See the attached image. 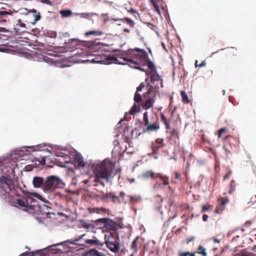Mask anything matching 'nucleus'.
Returning a JSON list of instances; mask_svg holds the SVG:
<instances>
[{"label":"nucleus","instance_id":"1","mask_svg":"<svg viewBox=\"0 0 256 256\" xmlns=\"http://www.w3.org/2000/svg\"><path fill=\"white\" fill-rule=\"evenodd\" d=\"M112 162L106 160L93 166V172L95 175L94 186H98V183L104 186V180L108 181L112 174L113 168Z\"/></svg>","mask_w":256,"mask_h":256},{"label":"nucleus","instance_id":"2","mask_svg":"<svg viewBox=\"0 0 256 256\" xmlns=\"http://www.w3.org/2000/svg\"><path fill=\"white\" fill-rule=\"evenodd\" d=\"M94 222L96 224H100V228L102 229V232H110V235H105L104 239L106 238H110L112 236V232H116L120 228L119 224L108 218H100L96 220Z\"/></svg>","mask_w":256,"mask_h":256},{"label":"nucleus","instance_id":"3","mask_svg":"<svg viewBox=\"0 0 256 256\" xmlns=\"http://www.w3.org/2000/svg\"><path fill=\"white\" fill-rule=\"evenodd\" d=\"M10 192L16 194L13 180L8 174L1 176L0 178V194L4 196L6 198L10 196Z\"/></svg>","mask_w":256,"mask_h":256},{"label":"nucleus","instance_id":"4","mask_svg":"<svg viewBox=\"0 0 256 256\" xmlns=\"http://www.w3.org/2000/svg\"><path fill=\"white\" fill-rule=\"evenodd\" d=\"M159 88L158 86H150L148 91L144 94V98L145 99L142 104V108L147 110L152 106L154 102L157 94L159 92Z\"/></svg>","mask_w":256,"mask_h":256},{"label":"nucleus","instance_id":"5","mask_svg":"<svg viewBox=\"0 0 256 256\" xmlns=\"http://www.w3.org/2000/svg\"><path fill=\"white\" fill-rule=\"evenodd\" d=\"M61 184L62 180L58 176H48L45 178L43 191L48 194L52 192H54L56 188L60 187Z\"/></svg>","mask_w":256,"mask_h":256},{"label":"nucleus","instance_id":"6","mask_svg":"<svg viewBox=\"0 0 256 256\" xmlns=\"http://www.w3.org/2000/svg\"><path fill=\"white\" fill-rule=\"evenodd\" d=\"M35 195H38V194L36 193H29L27 198L25 200L16 199L13 202L14 206L24 211L33 210L34 206L32 204V202H34V198H32V196Z\"/></svg>","mask_w":256,"mask_h":256},{"label":"nucleus","instance_id":"7","mask_svg":"<svg viewBox=\"0 0 256 256\" xmlns=\"http://www.w3.org/2000/svg\"><path fill=\"white\" fill-rule=\"evenodd\" d=\"M142 178L144 180L150 178L154 180L158 178L162 181L164 186H167L169 184L168 178L166 176H163L160 173L156 172L152 170H146L144 172L142 175Z\"/></svg>","mask_w":256,"mask_h":256},{"label":"nucleus","instance_id":"8","mask_svg":"<svg viewBox=\"0 0 256 256\" xmlns=\"http://www.w3.org/2000/svg\"><path fill=\"white\" fill-rule=\"evenodd\" d=\"M129 54L134 56L142 60L148 59V57L146 51L140 48H135L134 49H129L128 50Z\"/></svg>","mask_w":256,"mask_h":256},{"label":"nucleus","instance_id":"9","mask_svg":"<svg viewBox=\"0 0 256 256\" xmlns=\"http://www.w3.org/2000/svg\"><path fill=\"white\" fill-rule=\"evenodd\" d=\"M110 238H106L105 242L106 247L112 252L117 253L120 250V238L118 236L114 242L109 240Z\"/></svg>","mask_w":256,"mask_h":256},{"label":"nucleus","instance_id":"10","mask_svg":"<svg viewBox=\"0 0 256 256\" xmlns=\"http://www.w3.org/2000/svg\"><path fill=\"white\" fill-rule=\"evenodd\" d=\"M24 12H22V14H29L30 16L34 18V21L31 22V23L33 24H34L36 22L40 20L41 16L40 12H38L34 9L31 10L30 11H28L27 9H25L24 10Z\"/></svg>","mask_w":256,"mask_h":256},{"label":"nucleus","instance_id":"11","mask_svg":"<svg viewBox=\"0 0 256 256\" xmlns=\"http://www.w3.org/2000/svg\"><path fill=\"white\" fill-rule=\"evenodd\" d=\"M74 164L76 168H84L85 166V163L83 158L80 154H76L74 156Z\"/></svg>","mask_w":256,"mask_h":256},{"label":"nucleus","instance_id":"12","mask_svg":"<svg viewBox=\"0 0 256 256\" xmlns=\"http://www.w3.org/2000/svg\"><path fill=\"white\" fill-rule=\"evenodd\" d=\"M45 178L40 176H34L32 180V185L34 188H40L44 190L43 186L44 185Z\"/></svg>","mask_w":256,"mask_h":256},{"label":"nucleus","instance_id":"13","mask_svg":"<svg viewBox=\"0 0 256 256\" xmlns=\"http://www.w3.org/2000/svg\"><path fill=\"white\" fill-rule=\"evenodd\" d=\"M146 76L150 75V79L151 82H155L159 81L160 80H162V78L158 74L156 70L152 71V72H146Z\"/></svg>","mask_w":256,"mask_h":256},{"label":"nucleus","instance_id":"14","mask_svg":"<svg viewBox=\"0 0 256 256\" xmlns=\"http://www.w3.org/2000/svg\"><path fill=\"white\" fill-rule=\"evenodd\" d=\"M13 12L10 11H4V10H0V23L3 24L6 23L7 22V18H8V15H12Z\"/></svg>","mask_w":256,"mask_h":256},{"label":"nucleus","instance_id":"15","mask_svg":"<svg viewBox=\"0 0 256 256\" xmlns=\"http://www.w3.org/2000/svg\"><path fill=\"white\" fill-rule=\"evenodd\" d=\"M220 204L218 206H217L216 208L215 212L216 213L220 214L222 210V207L224 206L228 202V200L227 198H222L220 200Z\"/></svg>","mask_w":256,"mask_h":256},{"label":"nucleus","instance_id":"16","mask_svg":"<svg viewBox=\"0 0 256 256\" xmlns=\"http://www.w3.org/2000/svg\"><path fill=\"white\" fill-rule=\"evenodd\" d=\"M155 142L156 144H158V146H152V154L156 153V150L160 148H163L164 146V140L162 138H158L156 139Z\"/></svg>","mask_w":256,"mask_h":256},{"label":"nucleus","instance_id":"17","mask_svg":"<svg viewBox=\"0 0 256 256\" xmlns=\"http://www.w3.org/2000/svg\"><path fill=\"white\" fill-rule=\"evenodd\" d=\"M123 60L125 62H129L132 64V65H130L131 67L134 68L135 69L138 70L141 72H146V71L144 68H142L141 67H140L139 66H134L133 64L134 65H138V62H136L135 61H134L132 59L128 58H124Z\"/></svg>","mask_w":256,"mask_h":256},{"label":"nucleus","instance_id":"18","mask_svg":"<svg viewBox=\"0 0 256 256\" xmlns=\"http://www.w3.org/2000/svg\"><path fill=\"white\" fill-rule=\"evenodd\" d=\"M85 256H106V255L96 249H92L86 252Z\"/></svg>","mask_w":256,"mask_h":256},{"label":"nucleus","instance_id":"19","mask_svg":"<svg viewBox=\"0 0 256 256\" xmlns=\"http://www.w3.org/2000/svg\"><path fill=\"white\" fill-rule=\"evenodd\" d=\"M118 20L121 21L122 22L126 23L131 28H134L136 25V23L133 20H132V19H130L128 18H127V17L124 18H119V19L115 20V21H118Z\"/></svg>","mask_w":256,"mask_h":256},{"label":"nucleus","instance_id":"20","mask_svg":"<svg viewBox=\"0 0 256 256\" xmlns=\"http://www.w3.org/2000/svg\"><path fill=\"white\" fill-rule=\"evenodd\" d=\"M146 131L152 132L156 131L160 128L159 124L156 122L152 124H148L146 125Z\"/></svg>","mask_w":256,"mask_h":256},{"label":"nucleus","instance_id":"21","mask_svg":"<svg viewBox=\"0 0 256 256\" xmlns=\"http://www.w3.org/2000/svg\"><path fill=\"white\" fill-rule=\"evenodd\" d=\"M160 119L162 122H163L166 126V129L168 130H170V120L168 119L164 114L162 112L160 113Z\"/></svg>","mask_w":256,"mask_h":256},{"label":"nucleus","instance_id":"22","mask_svg":"<svg viewBox=\"0 0 256 256\" xmlns=\"http://www.w3.org/2000/svg\"><path fill=\"white\" fill-rule=\"evenodd\" d=\"M168 132V131H166ZM170 136L166 137V139L168 140H170L172 138H178V132L177 129L173 128L168 132Z\"/></svg>","mask_w":256,"mask_h":256},{"label":"nucleus","instance_id":"23","mask_svg":"<svg viewBox=\"0 0 256 256\" xmlns=\"http://www.w3.org/2000/svg\"><path fill=\"white\" fill-rule=\"evenodd\" d=\"M138 238H136L132 242L130 248L133 251L132 253L134 254L138 251Z\"/></svg>","mask_w":256,"mask_h":256},{"label":"nucleus","instance_id":"24","mask_svg":"<svg viewBox=\"0 0 256 256\" xmlns=\"http://www.w3.org/2000/svg\"><path fill=\"white\" fill-rule=\"evenodd\" d=\"M74 15L79 16L80 18L89 19L93 16V14L88 12L75 13Z\"/></svg>","mask_w":256,"mask_h":256},{"label":"nucleus","instance_id":"25","mask_svg":"<svg viewBox=\"0 0 256 256\" xmlns=\"http://www.w3.org/2000/svg\"><path fill=\"white\" fill-rule=\"evenodd\" d=\"M144 61L146 62V64L148 68L150 69V70L148 72L156 70L154 63L150 60L148 58H148L147 60H146Z\"/></svg>","mask_w":256,"mask_h":256},{"label":"nucleus","instance_id":"26","mask_svg":"<svg viewBox=\"0 0 256 256\" xmlns=\"http://www.w3.org/2000/svg\"><path fill=\"white\" fill-rule=\"evenodd\" d=\"M195 254H198L202 255V256H207V253L206 250L202 246H200L197 248L196 251L194 252Z\"/></svg>","mask_w":256,"mask_h":256},{"label":"nucleus","instance_id":"27","mask_svg":"<svg viewBox=\"0 0 256 256\" xmlns=\"http://www.w3.org/2000/svg\"><path fill=\"white\" fill-rule=\"evenodd\" d=\"M180 96H182V102L184 103V104H188L190 103V100H189V98L188 96V94H186V93L182 90L181 92H180Z\"/></svg>","mask_w":256,"mask_h":256},{"label":"nucleus","instance_id":"28","mask_svg":"<svg viewBox=\"0 0 256 256\" xmlns=\"http://www.w3.org/2000/svg\"><path fill=\"white\" fill-rule=\"evenodd\" d=\"M72 12L70 10H63L60 11V14L62 17H68L72 15Z\"/></svg>","mask_w":256,"mask_h":256},{"label":"nucleus","instance_id":"29","mask_svg":"<svg viewBox=\"0 0 256 256\" xmlns=\"http://www.w3.org/2000/svg\"><path fill=\"white\" fill-rule=\"evenodd\" d=\"M103 32L100 30H90L88 32H87L85 33L84 35L86 36H89L91 35H94V36H101Z\"/></svg>","mask_w":256,"mask_h":256},{"label":"nucleus","instance_id":"30","mask_svg":"<svg viewBox=\"0 0 256 256\" xmlns=\"http://www.w3.org/2000/svg\"><path fill=\"white\" fill-rule=\"evenodd\" d=\"M152 5L153 6L155 10L160 15V9L158 4V0H150Z\"/></svg>","mask_w":256,"mask_h":256},{"label":"nucleus","instance_id":"31","mask_svg":"<svg viewBox=\"0 0 256 256\" xmlns=\"http://www.w3.org/2000/svg\"><path fill=\"white\" fill-rule=\"evenodd\" d=\"M236 181L234 180H231L230 184V190L228 191L229 194H232L236 189Z\"/></svg>","mask_w":256,"mask_h":256},{"label":"nucleus","instance_id":"32","mask_svg":"<svg viewBox=\"0 0 256 256\" xmlns=\"http://www.w3.org/2000/svg\"><path fill=\"white\" fill-rule=\"evenodd\" d=\"M100 208H88V212L89 214L96 213L100 214Z\"/></svg>","mask_w":256,"mask_h":256},{"label":"nucleus","instance_id":"33","mask_svg":"<svg viewBox=\"0 0 256 256\" xmlns=\"http://www.w3.org/2000/svg\"><path fill=\"white\" fill-rule=\"evenodd\" d=\"M112 192H110L109 193H106V194H104L102 197L101 199L104 201L108 202L109 199H111Z\"/></svg>","mask_w":256,"mask_h":256},{"label":"nucleus","instance_id":"34","mask_svg":"<svg viewBox=\"0 0 256 256\" xmlns=\"http://www.w3.org/2000/svg\"><path fill=\"white\" fill-rule=\"evenodd\" d=\"M134 100L135 102L138 103L142 100V97L138 92H136L134 96Z\"/></svg>","mask_w":256,"mask_h":256},{"label":"nucleus","instance_id":"35","mask_svg":"<svg viewBox=\"0 0 256 256\" xmlns=\"http://www.w3.org/2000/svg\"><path fill=\"white\" fill-rule=\"evenodd\" d=\"M162 184H163L162 180H160V181H158L156 180L153 186V188L156 190H158V188H162Z\"/></svg>","mask_w":256,"mask_h":256},{"label":"nucleus","instance_id":"36","mask_svg":"<svg viewBox=\"0 0 256 256\" xmlns=\"http://www.w3.org/2000/svg\"><path fill=\"white\" fill-rule=\"evenodd\" d=\"M143 120L144 122L145 126L148 125V124H149V121L148 113L147 112H144V114Z\"/></svg>","mask_w":256,"mask_h":256},{"label":"nucleus","instance_id":"37","mask_svg":"<svg viewBox=\"0 0 256 256\" xmlns=\"http://www.w3.org/2000/svg\"><path fill=\"white\" fill-rule=\"evenodd\" d=\"M138 112V108L136 104L132 107L129 114L131 115L135 114Z\"/></svg>","mask_w":256,"mask_h":256},{"label":"nucleus","instance_id":"38","mask_svg":"<svg viewBox=\"0 0 256 256\" xmlns=\"http://www.w3.org/2000/svg\"><path fill=\"white\" fill-rule=\"evenodd\" d=\"M111 199L114 202H120V200L118 196H116L114 193L112 192Z\"/></svg>","mask_w":256,"mask_h":256},{"label":"nucleus","instance_id":"39","mask_svg":"<svg viewBox=\"0 0 256 256\" xmlns=\"http://www.w3.org/2000/svg\"><path fill=\"white\" fill-rule=\"evenodd\" d=\"M100 214H103L104 213L108 214H110V210L109 209L104 208H100Z\"/></svg>","mask_w":256,"mask_h":256},{"label":"nucleus","instance_id":"40","mask_svg":"<svg viewBox=\"0 0 256 256\" xmlns=\"http://www.w3.org/2000/svg\"><path fill=\"white\" fill-rule=\"evenodd\" d=\"M212 208L211 206L210 205V204H206V205H204L202 206V212H205L208 210H209L210 209Z\"/></svg>","mask_w":256,"mask_h":256},{"label":"nucleus","instance_id":"41","mask_svg":"<svg viewBox=\"0 0 256 256\" xmlns=\"http://www.w3.org/2000/svg\"><path fill=\"white\" fill-rule=\"evenodd\" d=\"M16 25V26H19L22 28H26V24H24V23H22V20L20 19H18V20Z\"/></svg>","mask_w":256,"mask_h":256},{"label":"nucleus","instance_id":"42","mask_svg":"<svg viewBox=\"0 0 256 256\" xmlns=\"http://www.w3.org/2000/svg\"><path fill=\"white\" fill-rule=\"evenodd\" d=\"M232 172L231 170H230L224 176V178H223V180H226L228 178H229L231 175H232Z\"/></svg>","mask_w":256,"mask_h":256},{"label":"nucleus","instance_id":"43","mask_svg":"<svg viewBox=\"0 0 256 256\" xmlns=\"http://www.w3.org/2000/svg\"><path fill=\"white\" fill-rule=\"evenodd\" d=\"M174 178L176 180H180L181 175L177 171H175L174 172Z\"/></svg>","mask_w":256,"mask_h":256},{"label":"nucleus","instance_id":"44","mask_svg":"<svg viewBox=\"0 0 256 256\" xmlns=\"http://www.w3.org/2000/svg\"><path fill=\"white\" fill-rule=\"evenodd\" d=\"M145 87V85L144 84V82H142L140 84L139 86L137 88L136 92H141L142 91V89Z\"/></svg>","mask_w":256,"mask_h":256},{"label":"nucleus","instance_id":"45","mask_svg":"<svg viewBox=\"0 0 256 256\" xmlns=\"http://www.w3.org/2000/svg\"><path fill=\"white\" fill-rule=\"evenodd\" d=\"M86 242L89 244H96L98 243V240H86Z\"/></svg>","mask_w":256,"mask_h":256},{"label":"nucleus","instance_id":"46","mask_svg":"<svg viewBox=\"0 0 256 256\" xmlns=\"http://www.w3.org/2000/svg\"><path fill=\"white\" fill-rule=\"evenodd\" d=\"M62 157L64 158V162L66 163H68L70 161V158L68 155L64 154V156H62Z\"/></svg>","mask_w":256,"mask_h":256},{"label":"nucleus","instance_id":"47","mask_svg":"<svg viewBox=\"0 0 256 256\" xmlns=\"http://www.w3.org/2000/svg\"><path fill=\"white\" fill-rule=\"evenodd\" d=\"M226 131V128H221L218 131V138H220L222 134Z\"/></svg>","mask_w":256,"mask_h":256},{"label":"nucleus","instance_id":"48","mask_svg":"<svg viewBox=\"0 0 256 256\" xmlns=\"http://www.w3.org/2000/svg\"><path fill=\"white\" fill-rule=\"evenodd\" d=\"M191 252H179V256H191Z\"/></svg>","mask_w":256,"mask_h":256},{"label":"nucleus","instance_id":"49","mask_svg":"<svg viewBox=\"0 0 256 256\" xmlns=\"http://www.w3.org/2000/svg\"><path fill=\"white\" fill-rule=\"evenodd\" d=\"M82 226L84 228H89L91 225L90 223L86 222H83L82 223Z\"/></svg>","mask_w":256,"mask_h":256},{"label":"nucleus","instance_id":"50","mask_svg":"<svg viewBox=\"0 0 256 256\" xmlns=\"http://www.w3.org/2000/svg\"><path fill=\"white\" fill-rule=\"evenodd\" d=\"M34 255V252H23L20 256H33Z\"/></svg>","mask_w":256,"mask_h":256},{"label":"nucleus","instance_id":"51","mask_svg":"<svg viewBox=\"0 0 256 256\" xmlns=\"http://www.w3.org/2000/svg\"><path fill=\"white\" fill-rule=\"evenodd\" d=\"M92 62H96V63H100V64H102L103 62H105L104 60H98V58H97V57L95 58L94 59H92Z\"/></svg>","mask_w":256,"mask_h":256},{"label":"nucleus","instance_id":"52","mask_svg":"<svg viewBox=\"0 0 256 256\" xmlns=\"http://www.w3.org/2000/svg\"><path fill=\"white\" fill-rule=\"evenodd\" d=\"M107 60L115 62L117 60V58L114 56H108L106 58Z\"/></svg>","mask_w":256,"mask_h":256},{"label":"nucleus","instance_id":"53","mask_svg":"<svg viewBox=\"0 0 256 256\" xmlns=\"http://www.w3.org/2000/svg\"><path fill=\"white\" fill-rule=\"evenodd\" d=\"M223 147H224V148L225 150V151L226 152V156H228L230 155L231 154L230 150H228V148H226V147L224 146Z\"/></svg>","mask_w":256,"mask_h":256},{"label":"nucleus","instance_id":"54","mask_svg":"<svg viewBox=\"0 0 256 256\" xmlns=\"http://www.w3.org/2000/svg\"><path fill=\"white\" fill-rule=\"evenodd\" d=\"M128 12H129L130 13H131V14H134H134H136L138 15V12L136 10H134V9H133V8H131L130 10H128Z\"/></svg>","mask_w":256,"mask_h":256},{"label":"nucleus","instance_id":"55","mask_svg":"<svg viewBox=\"0 0 256 256\" xmlns=\"http://www.w3.org/2000/svg\"><path fill=\"white\" fill-rule=\"evenodd\" d=\"M206 66V62L205 61H202L200 64H198V67H203Z\"/></svg>","mask_w":256,"mask_h":256},{"label":"nucleus","instance_id":"56","mask_svg":"<svg viewBox=\"0 0 256 256\" xmlns=\"http://www.w3.org/2000/svg\"><path fill=\"white\" fill-rule=\"evenodd\" d=\"M238 256H249V254L248 252H241Z\"/></svg>","mask_w":256,"mask_h":256},{"label":"nucleus","instance_id":"57","mask_svg":"<svg viewBox=\"0 0 256 256\" xmlns=\"http://www.w3.org/2000/svg\"><path fill=\"white\" fill-rule=\"evenodd\" d=\"M208 216L207 214H204L202 216L203 221L206 222L208 220Z\"/></svg>","mask_w":256,"mask_h":256},{"label":"nucleus","instance_id":"58","mask_svg":"<svg viewBox=\"0 0 256 256\" xmlns=\"http://www.w3.org/2000/svg\"><path fill=\"white\" fill-rule=\"evenodd\" d=\"M145 82L146 83L147 86H148V88L151 86L152 85H150V82L149 81V78H146L145 80Z\"/></svg>","mask_w":256,"mask_h":256},{"label":"nucleus","instance_id":"59","mask_svg":"<svg viewBox=\"0 0 256 256\" xmlns=\"http://www.w3.org/2000/svg\"><path fill=\"white\" fill-rule=\"evenodd\" d=\"M252 224V222L250 221V220H248L246 221L245 224H244V226H250Z\"/></svg>","mask_w":256,"mask_h":256},{"label":"nucleus","instance_id":"60","mask_svg":"<svg viewBox=\"0 0 256 256\" xmlns=\"http://www.w3.org/2000/svg\"><path fill=\"white\" fill-rule=\"evenodd\" d=\"M212 240L214 242L219 243L220 242V240L214 237L212 238Z\"/></svg>","mask_w":256,"mask_h":256},{"label":"nucleus","instance_id":"61","mask_svg":"<svg viewBox=\"0 0 256 256\" xmlns=\"http://www.w3.org/2000/svg\"><path fill=\"white\" fill-rule=\"evenodd\" d=\"M45 162H46L45 158H42V160L40 161V164H45Z\"/></svg>","mask_w":256,"mask_h":256},{"label":"nucleus","instance_id":"62","mask_svg":"<svg viewBox=\"0 0 256 256\" xmlns=\"http://www.w3.org/2000/svg\"><path fill=\"white\" fill-rule=\"evenodd\" d=\"M101 44H100L99 42H94V44H92V46H98L99 45H100Z\"/></svg>","mask_w":256,"mask_h":256},{"label":"nucleus","instance_id":"63","mask_svg":"<svg viewBox=\"0 0 256 256\" xmlns=\"http://www.w3.org/2000/svg\"><path fill=\"white\" fill-rule=\"evenodd\" d=\"M123 32H126V33H130V30L128 28H124L123 30Z\"/></svg>","mask_w":256,"mask_h":256},{"label":"nucleus","instance_id":"64","mask_svg":"<svg viewBox=\"0 0 256 256\" xmlns=\"http://www.w3.org/2000/svg\"><path fill=\"white\" fill-rule=\"evenodd\" d=\"M42 2L45 4H50V2L49 0H42Z\"/></svg>","mask_w":256,"mask_h":256}]
</instances>
